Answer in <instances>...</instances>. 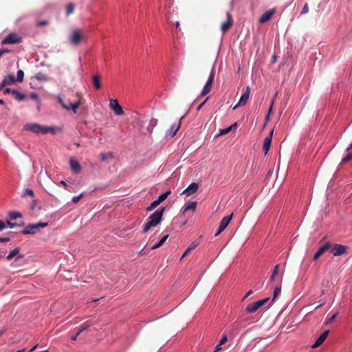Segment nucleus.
Wrapping results in <instances>:
<instances>
[{"label": "nucleus", "instance_id": "obj_1", "mask_svg": "<svg viewBox=\"0 0 352 352\" xmlns=\"http://www.w3.org/2000/svg\"><path fill=\"white\" fill-rule=\"evenodd\" d=\"M25 131H30L34 133H42L46 134L51 133L55 134L57 132L60 131V129L56 126H45L37 123H29L24 126Z\"/></svg>", "mask_w": 352, "mask_h": 352}, {"label": "nucleus", "instance_id": "obj_2", "mask_svg": "<svg viewBox=\"0 0 352 352\" xmlns=\"http://www.w3.org/2000/svg\"><path fill=\"white\" fill-rule=\"evenodd\" d=\"M164 210V208H158L148 218V221L144 226L143 233L147 232L151 227L161 222Z\"/></svg>", "mask_w": 352, "mask_h": 352}, {"label": "nucleus", "instance_id": "obj_3", "mask_svg": "<svg viewBox=\"0 0 352 352\" xmlns=\"http://www.w3.org/2000/svg\"><path fill=\"white\" fill-rule=\"evenodd\" d=\"M84 39V34L80 30H74L72 32L69 40L72 45H78Z\"/></svg>", "mask_w": 352, "mask_h": 352}, {"label": "nucleus", "instance_id": "obj_4", "mask_svg": "<svg viewBox=\"0 0 352 352\" xmlns=\"http://www.w3.org/2000/svg\"><path fill=\"white\" fill-rule=\"evenodd\" d=\"M270 300L269 298H266L263 300H258L253 303L249 304L246 308L245 311L248 313L252 314L256 312L260 307L265 305Z\"/></svg>", "mask_w": 352, "mask_h": 352}, {"label": "nucleus", "instance_id": "obj_5", "mask_svg": "<svg viewBox=\"0 0 352 352\" xmlns=\"http://www.w3.org/2000/svg\"><path fill=\"white\" fill-rule=\"evenodd\" d=\"M22 42V38L16 33H10L1 42L3 45L19 44Z\"/></svg>", "mask_w": 352, "mask_h": 352}, {"label": "nucleus", "instance_id": "obj_6", "mask_svg": "<svg viewBox=\"0 0 352 352\" xmlns=\"http://www.w3.org/2000/svg\"><path fill=\"white\" fill-rule=\"evenodd\" d=\"M349 249V247L346 245H341V244H335L333 246L331 245V248L329 250L331 253L333 254V256H340L344 254H346V251Z\"/></svg>", "mask_w": 352, "mask_h": 352}, {"label": "nucleus", "instance_id": "obj_7", "mask_svg": "<svg viewBox=\"0 0 352 352\" xmlns=\"http://www.w3.org/2000/svg\"><path fill=\"white\" fill-rule=\"evenodd\" d=\"M214 79V69H212L208 79L201 91V96H204L207 95L210 91Z\"/></svg>", "mask_w": 352, "mask_h": 352}, {"label": "nucleus", "instance_id": "obj_8", "mask_svg": "<svg viewBox=\"0 0 352 352\" xmlns=\"http://www.w3.org/2000/svg\"><path fill=\"white\" fill-rule=\"evenodd\" d=\"M233 214L232 213L230 215L224 217L221 221H220L219 228L217 232L215 233V236L219 235L225 229L227 228V226L229 225L232 218Z\"/></svg>", "mask_w": 352, "mask_h": 352}, {"label": "nucleus", "instance_id": "obj_9", "mask_svg": "<svg viewBox=\"0 0 352 352\" xmlns=\"http://www.w3.org/2000/svg\"><path fill=\"white\" fill-rule=\"evenodd\" d=\"M59 102L61 104L62 107L65 109H72L74 113H76L77 109L79 107V106L81 104V102L79 100L78 102H76L74 103H71L69 105L65 103L63 99L58 96V98Z\"/></svg>", "mask_w": 352, "mask_h": 352}, {"label": "nucleus", "instance_id": "obj_10", "mask_svg": "<svg viewBox=\"0 0 352 352\" xmlns=\"http://www.w3.org/2000/svg\"><path fill=\"white\" fill-rule=\"evenodd\" d=\"M109 107L117 116H120L124 113L122 107L119 104L116 99H110Z\"/></svg>", "mask_w": 352, "mask_h": 352}, {"label": "nucleus", "instance_id": "obj_11", "mask_svg": "<svg viewBox=\"0 0 352 352\" xmlns=\"http://www.w3.org/2000/svg\"><path fill=\"white\" fill-rule=\"evenodd\" d=\"M250 87H247L245 89V91L241 96L238 103L235 106H234L233 109H236V108H238L240 106H244L247 103V101L250 97Z\"/></svg>", "mask_w": 352, "mask_h": 352}, {"label": "nucleus", "instance_id": "obj_12", "mask_svg": "<svg viewBox=\"0 0 352 352\" xmlns=\"http://www.w3.org/2000/svg\"><path fill=\"white\" fill-rule=\"evenodd\" d=\"M331 248V244L329 242H327L322 245L318 251L315 253L313 260H318L326 251H328Z\"/></svg>", "mask_w": 352, "mask_h": 352}, {"label": "nucleus", "instance_id": "obj_13", "mask_svg": "<svg viewBox=\"0 0 352 352\" xmlns=\"http://www.w3.org/2000/svg\"><path fill=\"white\" fill-rule=\"evenodd\" d=\"M273 133H274V129L271 130V131L270 132L268 135L264 140L263 151L265 155L267 154V153L270 148Z\"/></svg>", "mask_w": 352, "mask_h": 352}, {"label": "nucleus", "instance_id": "obj_14", "mask_svg": "<svg viewBox=\"0 0 352 352\" xmlns=\"http://www.w3.org/2000/svg\"><path fill=\"white\" fill-rule=\"evenodd\" d=\"M226 18H227V21L226 22L223 23L221 25V30L223 33L227 32L233 24V20L232 19V15L229 12H228L226 13Z\"/></svg>", "mask_w": 352, "mask_h": 352}, {"label": "nucleus", "instance_id": "obj_15", "mask_svg": "<svg viewBox=\"0 0 352 352\" xmlns=\"http://www.w3.org/2000/svg\"><path fill=\"white\" fill-rule=\"evenodd\" d=\"M276 9H271L266 12H265L259 19L258 22L260 23H265L270 20L272 16L275 14Z\"/></svg>", "mask_w": 352, "mask_h": 352}, {"label": "nucleus", "instance_id": "obj_16", "mask_svg": "<svg viewBox=\"0 0 352 352\" xmlns=\"http://www.w3.org/2000/svg\"><path fill=\"white\" fill-rule=\"evenodd\" d=\"M199 185L197 183H191L187 188H186L182 194H185L186 196H190L197 191Z\"/></svg>", "mask_w": 352, "mask_h": 352}, {"label": "nucleus", "instance_id": "obj_17", "mask_svg": "<svg viewBox=\"0 0 352 352\" xmlns=\"http://www.w3.org/2000/svg\"><path fill=\"white\" fill-rule=\"evenodd\" d=\"M329 333V330H327L324 333H322L319 336V338L316 340L315 343L312 345V348L314 349V348H317L319 346H320L322 344V342L326 340V338H327Z\"/></svg>", "mask_w": 352, "mask_h": 352}, {"label": "nucleus", "instance_id": "obj_18", "mask_svg": "<svg viewBox=\"0 0 352 352\" xmlns=\"http://www.w3.org/2000/svg\"><path fill=\"white\" fill-rule=\"evenodd\" d=\"M69 164L71 168L74 173H79L80 172L81 166L78 161L74 159H70Z\"/></svg>", "mask_w": 352, "mask_h": 352}, {"label": "nucleus", "instance_id": "obj_19", "mask_svg": "<svg viewBox=\"0 0 352 352\" xmlns=\"http://www.w3.org/2000/svg\"><path fill=\"white\" fill-rule=\"evenodd\" d=\"M180 128V122L178 123L177 126L175 124H173L169 130L166 131V136H171L173 137L176 135L177 131Z\"/></svg>", "mask_w": 352, "mask_h": 352}, {"label": "nucleus", "instance_id": "obj_20", "mask_svg": "<svg viewBox=\"0 0 352 352\" xmlns=\"http://www.w3.org/2000/svg\"><path fill=\"white\" fill-rule=\"evenodd\" d=\"M236 126H237V123L235 122L233 124L230 125V126H228L226 129H219V132L217 136L228 134L229 132H230L232 131V129H235L236 127Z\"/></svg>", "mask_w": 352, "mask_h": 352}, {"label": "nucleus", "instance_id": "obj_21", "mask_svg": "<svg viewBox=\"0 0 352 352\" xmlns=\"http://www.w3.org/2000/svg\"><path fill=\"white\" fill-rule=\"evenodd\" d=\"M35 226L34 224H28L25 229L22 231L23 234H34L35 233Z\"/></svg>", "mask_w": 352, "mask_h": 352}, {"label": "nucleus", "instance_id": "obj_22", "mask_svg": "<svg viewBox=\"0 0 352 352\" xmlns=\"http://www.w3.org/2000/svg\"><path fill=\"white\" fill-rule=\"evenodd\" d=\"M197 203L196 201H192L188 203L187 205H185L183 208V213H185L188 210L194 211L196 209Z\"/></svg>", "mask_w": 352, "mask_h": 352}, {"label": "nucleus", "instance_id": "obj_23", "mask_svg": "<svg viewBox=\"0 0 352 352\" xmlns=\"http://www.w3.org/2000/svg\"><path fill=\"white\" fill-rule=\"evenodd\" d=\"M92 80L94 87L100 89L101 88L100 77L98 75H94Z\"/></svg>", "mask_w": 352, "mask_h": 352}, {"label": "nucleus", "instance_id": "obj_24", "mask_svg": "<svg viewBox=\"0 0 352 352\" xmlns=\"http://www.w3.org/2000/svg\"><path fill=\"white\" fill-rule=\"evenodd\" d=\"M3 81L4 82V85H6V86H7V85L13 84L16 81V80H15L14 76L8 75L4 78Z\"/></svg>", "mask_w": 352, "mask_h": 352}, {"label": "nucleus", "instance_id": "obj_25", "mask_svg": "<svg viewBox=\"0 0 352 352\" xmlns=\"http://www.w3.org/2000/svg\"><path fill=\"white\" fill-rule=\"evenodd\" d=\"M168 237V234L164 236L157 243L155 244L154 245H153L151 247V250H155V249H157V248H159L160 247H161L166 242Z\"/></svg>", "mask_w": 352, "mask_h": 352}, {"label": "nucleus", "instance_id": "obj_26", "mask_svg": "<svg viewBox=\"0 0 352 352\" xmlns=\"http://www.w3.org/2000/svg\"><path fill=\"white\" fill-rule=\"evenodd\" d=\"M20 252L19 248H16L14 250H12L10 254L7 256L6 258L8 261L12 260L15 256H16Z\"/></svg>", "mask_w": 352, "mask_h": 352}, {"label": "nucleus", "instance_id": "obj_27", "mask_svg": "<svg viewBox=\"0 0 352 352\" xmlns=\"http://www.w3.org/2000/svg\"><path fill=\"white\" fill-rule=\"evenodd\" d=\"M12 94L15 97V98L19 100V101H21L23 100L25 98V94H22V93H20L18 91L16 90H14V91H12Z\"/></svg>", "mask_w": 352, "mask_h": 352}, {"label": "nucleus", "instance_id": "obj_28", "mask_svg": "<svg viewBox=\"0 0 352 352\" xmlns=\"http://www.w3.org/2000/svg\"><path fill=\"white\" fill-rule=\"evenodd\" d=\"M8 216L10 220H15L17 218H21L22 217L21 214L16 211H12L9 212Z\"/></svg>", "mask_w": 352, "mask_h": 352}, {"label": "nucleus", "instance_id": "obj_29", "mask_svg": "<svg viewBox=\"0 0 352 352\" xmlns=\"http://www.w3.org/2000/svg\"><path fill=\"white\" fill-rule=\"evenodd\" d=\"M91 326V324H89V322L83 323L82 324L80 325V328L76 331L77 335H80L82 331H84L85 330L87 329Z\"/></svg>", "mask_w": 352, "mask_h": 352}, {"label": "nucleus", "instance_id": "obj_30", "mask_svg": "<svg viewBox=\"0 0 352 352\" xmlns=\"http://www.w3.org/2000/svg\"><path fill=\"white\" fill-rule=\"evenodd\" d=\"M171 193V191L170 190H168L166 191V192L162 194L161 195L159 196L158 199H157V201L161 204L162 201H164L167 197Z\"/></svg>", "mask_w": 352, "mask_h": 352}, {"label": "nucleus", "instance_id": "obj_31", "mask_svg": "<svg viewBox=\"0 0 352 352\" xmlns=\"http://www.w3.org/2000/svg\"><path fill=\"white\" fill-rule=\"evenodd\" d=\"M99 157L102 161H104L107 158H112L113 154L110 152L107 153H100Z\"/></svg>", "mask_w": 352, "mask_h": 352}, {"label": "nucleus", "instance_id": "obj_32", "mask_svg": "<svg viewBox=\"0 0 352 352\" xmlns=\"http://www.w3.org/2000/svg\"><path fill=\"white\" fill-rule=\"evenodd\" d=\"M74 3H69L66 6V15L68 16L73 13L74 10Z\"/></svg>", "mask_w": 352, "mask_h": 352}, {"label": "nucleus", "instance_id": "obj_33", "mask_svg": "<svg viewBox=\"0 0 352 352\" xmlns=\"http://www.w3.org/2000/svg\"><path fill=\"white\" fill-rule=\"evenodd\" d=\"M23 76H24V72L21 69H19L16 74V79H15L16 81H18L20 82H22L23 80Z\"/></svg>", "mask_w": 352, "mask_h": 352}, {"label": "nucleus", "instance_id": "obj_34", "mask_svg": "<svg viewBox=\"0 0 352 352\" xmlns=\"http://www.w3.org/2000/svg\"><path fill=\"white\" fill-rule=\"evenodd\" d=\"M160 204L157 201V200L153 201L151 205L146 208L148 211H151L154 210L156 207H157Z\"/></svg>", "mask_w": 352, "mask_h": 352}, {"label": "nucleus", "instance_id": "obj_35", "mask_svg": "<svg viewBox=\"0 0 352 352\" xmlns=\"http://www.w3.org/2000/svg\"><path fill=\"white\" fill-rule=\"evenodd\" d=\"M352 160V152L350 153H348L346 156H345L344 158H342L341 161V164H346L349 161Z\"/></svg>", "mask_w": 352, "mask_h": 352}, {"label": "nucleus", "instance_id": "obj_36", "mask_svg": "<svg viewBox=\"0 0 352 352\" xmlns=\"http://www.w3.org/2000/svg\"><path fill=\"white\" fill-rule=\"evenodd\" d=\"M34 225L35 226V228L39 229V228H43L47 227L48 226V223L41 222V223H34Z\"/></svg>", "mask_w": 352, "mask_h": 352}, {"label": "nucleus", "instance_id": "obj_37", "mask_svg": "<svg viewBox=\"0 0 352 352\" xmlns=\"http://www.w3.org/2000/svg\"><path fill=\"white\" fill-rule=\"evenodd\" d=\"M281 287H276L274 289V299H275L280 293Z\"/></svg>", "mask_w": 352, "mask_h": 352}, {"label": "nucleus", "instance_id": "obj_38", "mask_svg": "<svg viewBox=\"0 0 352 352\" xmlns=\"http://www.w3.org/2000/svg\"><path fill=\"white\" fill-rule=\"evenodd\" d=\"M199 244V241H195L191 243V245L188 248V251H191L192 250L196 248Z\"/></svg>", "mask_w": 352, "mask_h": 352}, {"label": "nucleus", "instance_id": "obj_39", "mask_svg": "<svg viewBox=\"0 0 352 352\" xmlns=\"http://www.w3.org/2000/svg\"><path fill=\"white\" fill-rule=\"evenodd\" d=\"M28 195L33 197L34 196L33 190L31 189H29V188L26 189L23 194V197H25Z\"/></svg>", "mask_w": 352, "mask_h": 352}, {"label": "nucleus", "instance_id": "obj_40", "mask_svg": "<svg viewBox=\"0 0 352 352\" xmlns=\"http://www.w3.org/2000/svg\"><path fill=\"white\" fill-rule=\"evenodd\" d=\"M7 225L10 228H13L14 227H16V226H21L23 225V223H22L21 224H17L16 223H11L10 221H7Z\"/></svg>", "mask_w": 352, "mask_h": 352}, {"label": "nucleus", "instance_id": "obj_41", "mask_svg": "<svg viewBox=\"0 0 352 352\" xmlns=\"http://www.w3.org/2000/svg\"><path fill=\"white\" fill-rule=\"evenodd\" d=\"M82 195H83V194H80V195L73 197L72 201L74 204L78 203L79 201V200L80 199V198L82 197Z\"/></svg>", "mask_w": 352, "mask_h": 352}, {"label": "nucleus", "instance_id": "obj_42", "mask_svg": "<svg viewBox=\"0 0 352 352\" xmlns=\"http://www.w3.org/2000/svg\"><path fill=\"white\" fill-rule=\"evenodd\" d=\"M279 267H280V265L278 264L275 265L272 274L277 276L279 272Z\"/></svg>", "mask_w": 352, "mask_h": 352}, {"label": "nucleus", "instance_id": "obj_43", "mask_svg": "<svg viewBox=\"0 0 352 352\" xmlns=\"http://www.w3.org/2000/svg\"><path fill=\"white\" fill-rule=\"evenodd\" d=\"M309 11V6H308V4L307 3H305V5L304 6V7L302 8V11H301V14H306Z\"/></svg>", "mask_w": 352, "mask_h": 352}, {"label": "nucleus", "instance_id": "obj_44", "mask_svg": "<svg viewBox=\"0 0 352 352\" xmlns=\"http://www.w3.org/2000/svg\"><path fill=\"white\" fill-rule=\"evenodd\" d=\"M60 185H62V186H64V188H65V189H67V190H69V191H72V190L70 189V188H71V187H70V186H69L66 184V182H64V181H63V180H62V181H60Z\"/></svg>", "mask_w": 352, "mask_h": 352}, {"label": "nucleus", "instance_id": "obj_45", "mask_svg": "<svg viewBox=\"0 0 352 352\" xmlns=\"http://www.w3.org/2000/svg\"><path fill=\"white\" fill-rule=\"evenodd\" d=\"M227 340H228V339H227V336H223L221 338V339L220 340V341H219V345L224 344L226 342V341H227Z\"/></svg>", "mask_w": 352, "mask_h": 352}, {"label": "nucleus", "instance_id": "obj_46", "mask_svg": "<svg viewBox=\"0 0 352 352\" xmlns=\"http://www.w3.org/2000/svg\"><path fill=\"white\" fill-rule=\"evenodd\" d=\"M30 97L34 100H38V96L36 93H32L30 96Z\"/></svg>", "mask_w": 352, "mask_h": 352}, {"label": "nucleus", "instance_id": "obj_47", "mask_svg": "<svg viewBox=\"0 0 352 352\" xmlns=\"http://www.w3.org/2000/svg\"><path fill=\"white\" fill-rule=\"evenodd\" d=\"M337 315L338 314H334L328 320H327V323H331L334 320L335 318L337 317Z\"/></svg>", "mask_w": 352, "mask_h": 352}, {"label": "nucleus", "instance_id": "obj_48", "mask_svg": "<svg viewBox=\"0 0 352 352\" xmlns=\"http://www.w3.org/2000/svg\"><path fill=\"white\" fill-rule=\"evenodd\" d=\"M6 223H4L3 221L0 220V231L3 230L4 228H6Z\"/></svg>", "mask_w": 352, "mask_h": 352}, {"label": "nucleus", "instance_id": "obj_49", "mask_svg": "<svg viewBox=\"0 0 352 352\" xmlns=\"http://www.w3.org/2000/svg\"><path fill=\"white\" fill-rule=\"evenodd\" d=\"M10 51L7 49H0V57H1L5 53H8Z\"/></svg>", "mask_w": 352, "mask_h": 352}, {"label": "nucleus", "instance_id": "obj_50", "mask_svg": "<svg viewBox=\"0 0 352 352\" xmlns=\"http://www.w3.org/2000/svg\"><path fill=\"white\" fill-rule=\"evenodd\" d=\"M8 241H10V238H8V237H4V238L0 237V242L1 243H6V242H8Z\"/></svg>", "mask_w": 352, "mask_h": 352}, {"label": "nucleus", "instance_id": "obj_51", "mask_svg": "<svg viewBox=\"0 0 352 352\" xmlns=\"http://www.w3.org/2000/svg\"><path fill=\"white\" fill-rule=\"evenodd\" d=\"M12 91H14V89H12L10 88H6L5 90H4V94H12Z\"/></svg>", "mask_w": 352, "mask_h": 352}, {"label": "nucleus", "instance_id": "obj_52", "mask_svg": "<svg viewBox=\"0 0 352 352\" xmlns=\"http://www.w3.org/2000/svg\"><path fill=\"white\" fill-rule=\"evenodd\" d=\"M274 102V100H272V103L270 104V109H269V111H268V113H269V116L270 115V113L272 111V107H273Z\"/></svg>", "mask_w": 352, "mask_h": 352}, {"label": "nucleus", "instance_id": "obj_53", "mask_svg": "<svg viewBox=\"0 0 352 352\" xmlns=\"http://www.w3.org/2000/svg\"><path fill=\"white\" fill-rule=\"evenodd\" d=\"M208 99V98H207L201 104H199L197 107V110L199 111L201 109V108L203 107V105L205 104V102H206V100Z\"/></svg>", "mask_w": 352, "mask_h": 352}, {"label": "nucleus", "instance_id": "obj_54", "mask_svg": "<svg viewBox=\"0 0 352 352\" xmlns=\"http://www.w3.org/2000/svg\"><path fill=\"white\" fill-rule=\"evenodd\" d=\"M221 345H219V344H217L216 348H215V350L213 352H217L218 351L221 350Z\"/></svg>", "mask_w": 352, "mask_h": 352}, {"label": "nucleus", "instance_id": "obj_55", "mask_svg": "<svg viewBox=\"0 0 352 352\" xmlns=\"http://www.w3.org/2000/svg\"><path fill=\"white\" fill-rule=\"evenodd\" d=\"M269 121H270V116H269V113H267V116H265V122H266V123H267Z\"/></svg>", "mask_w": 352, "mask_h": 352}, {"label": "nucleus", "instance_id": "obj_56", "mask_svg": "<svg viewBox=\"0 0 352 352\" xmlns=\"http://www.w3.org/2000/svg\"><path fill=\"white\" fill-rule=\"evenodd\" d=\"M276 275H274L273 274H272L271 276H270V281L272 282L274 280L275 278H276Z\"/></svg>", "mask_w": 352, "mask_h": 352}, {"label": "nucleus", "instance_id": "obj_57", "mask_svg": "<svg viewBox=\"0 0 352 352\" xmlns=\"http://www.w3.org/2000/svg\"><path fill=\"white\" fill-rule=\"evenodd\" d=\"M78 335H77V333H76V334L71 338V340H73V341L76 340L77 337H78Z\"/></svg>", "mask_w": 352, "mask_h": 352}, {"label": "nucleus", "instance_id": "obj_58", "mask_svg": "<svg viewBox=\"0 0 352 352\" xmlns=\"http://www.w3.org/2000/svg\"><path fill=\"white\" fill-rule=\"evenodd\" d=\"M37 346L38 344H35L34 346H32V348L30 350V352H32L33 351H34Z\"/></svg>", "mask_w": 352, "mask_h": 352}, {"label": "nucleus", "instance_id": "obj_59", "mask_svg": "<svg viewBox=\"0 0 352 352\" xmlns=\"http://www.w3.org/2000/svg\"><path fill=\"white\" fill-rule=\"evenodd\" d=\"M36 206V201L34 200L31 204V209L33 210Z\"/></svg>", "mask_w": 352, "mask_h": 352}, {"label": "nucleus", "instance_id": "obj_60", "mask_svg": "<svg viewBox=\"0 0 352 352\" xmlns=\"http://www.w3.org/2000/svg\"><path fill=\"white\" fill-rule=\"evenodd\" d=\"M6 87V85H4V82L3 81H2L1 83H0V90H1L3 87Z\"/></svg>", "mask_w": 352, "mask_h": 352}, {"label": "nucleus", "instance_id": "obj_61", "mask_svg": "<svg viewBox=\"0 0 352 352\" xmlns=\"http://www.w3.org/2000/svg\"><path fill=\"white\" fill-rule=\"evenodd\" d=\"M190 251H188V248L186 249V250L185 251V252L182 255V258L185 257L189 252Z\"/></svg>", "mask_w": 352, "mask_h": 352}, {"label": "nucleus", "instance_id": "obj_62", "mask_svg": "<svg viewBox=\"0 0 352 352\" xmlns=\"http://www.w3.org/2000/svg\"><path fill=\"white\" fill-rule=\"evenodd\" d=\"M252 294V290H250L245 296V298H247L248 296H249L250 294Z\"/></svg>", "mask_w": 352, "mask_h": 352}, {"label": "nucleus", "instance_id": "obj_63", "mask_svg": "<svg viewBox=\"0 0 352 352\" xmlns=\"http://www.w3.org/2000/svg\"><path fill=\"white\" fill-rule=\"evenodd\" d=\"M47 23L46 21H41V22L39 23V24H40L41 25H47Z\"/></svg>", "mask_w": 352, "mask_h": 352}, {"label": "nucleus", "instance_id": "obj_64", "mask_svg": "<svg viewBox=\"0 0 352 352\" xmlns=\"http://www.w3.org/2000/svg\"><path fill=\"white\" fill-rule=\"evenodd\" d=\"M276 60V56H272V63H275Z\"/></svg>", "mask_w": 352, "mask_h": 352}]
</instances>
